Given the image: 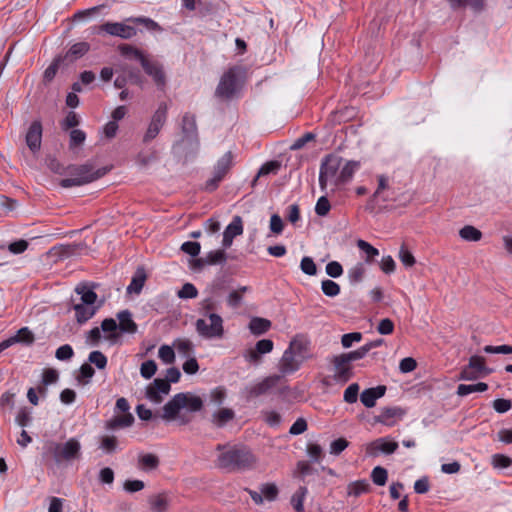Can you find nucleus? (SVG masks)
I'll return each instance as SVG.
<instances>
[{"mask_svg": "<svg viewBox=\"0 0 512 512\" xmlns=\"http://www.w3.org/2000/svg\"><path fill=\"white\" fill-rule=\"evenodd\" d=\"M216 450L219 454L215 465L229 473L252 470L258 462L256 455L245 445L218 444Z\"/></svg>", "mask_w": 512, "mask_h": 512, "instance_id": "f257e3e1", "label": "nucleus"}, {"mask_svg": "<svg viewBox=\"0 0 512 512\" xmlns=\"http://www.w3.org/2000/svg\"><path fill=\"white\" fill-rule=\"evenodd\" d=\"M312 358V345L309 337L305 334H296L290 340L278 362V371L282 375H291L297 372L305 361Z\"/></svg>", "mask_w": 512, "mask_h": 512, "instance_id": "f03ea898", "label": "nucleus"}, {"mask_svg": "<svg viewBox=\"0 0 512 512\" xmlns=\"http://www.w3.org/2000/svg\"><path fill=\"white\" fill-rule=\"evenodd\" d=\"M202 408L201 397L190 392H180L163 406L161 418L166 422L178 421L179 424L185 425L189 423L190 419L181 415L180 411L186 409L189 412H198Z\"/></svg>", "mask_w": 512, "mask_h": 512, "instance_id": "7ed1b4c3", "label": "nucleus"}, {"mask_svg": "<svg viewBox=\"0 0 512 512\" xmlns=\"http://www.w3.org/2000/svg\"><path fill=\"white\" fill-rule=\"evenodd\" d=\"M105 168L95 169L90 163L70 165L62 173L66 177L59 181L63 188H71L91 183L106 174Z\"/></svg>", "mask_w": 512, "mask_h": 512, "instance_id": "20e7f679", "label": "nucleus"}, {"mask_svg": "<svg viewBox=\"0 0 512 512\" xmlns=\"http://www.w3.org/2000/svg\"><path fill=\"white\" fill-rule=\"evenodd\" d=\"M82 446L78 439L70 438L65 442H49L46 453L50 455L56 464L70 463L81 458Z\"/></svg>", "mask_w": 512, "mask_h": 512, "instance_id": "39448f33", "label": "nucleus"}, {"mask_svg": "<svg viewBox=\"0 0 512 512\" xmlns=\"http://www.w3.org/2000/svg\"><path fill=\"white\" fill-rule=\"evenodd\" d=\"M245 69L241 66L229 68L220 78L215 95L223 99L232 98L239 90Z\"/></svg>", "mask_w": 512, "mask_h": 512, "instance_id": "423d86ee", "label": "nucleus"}, {"mask_svg": "<svg viewBox=\"0 0 512 512\" xmlns=\"http://www.w3.org/2000/svg\"><path fill=\"white\" fill-rule=\"evenodd\" d=\"M343 159L337 155H328L321 163L319 184L322 190L328 185L340 186V169Z\"/></svg>", "mask_w": 512, "mask_h": 512, "instance_id": "0eeeda50", "label": "nucleus"}, {"mask_svg": "<svg viewBox=\"0 0 512 512\" xmlns=\"http://www.w3.org/2000/svg\"><path fill=\"white\" fill-rule=\"evenodd\" d=\"M195 329L205 339H221L224 336L223 319L215 313H210L208 319H198Z\"/></svg>", "mask_w": 512, "mask_h": 512, "instance_id": "6e6552de", "label": "nucleus"}, {"mask_svg": "<svg viewBox=\"0 0 512 512\" xmlns=\"http://www.w3.org/2000/svg\"><path fill=\"white\" fill-rule=\"evenodd\" d=\"M234 155L231 151L226 152L222 157H220L212 172V177L209 178L204 185V190L207 192L215 191L220 182L225 178L230 169L233 166Z\"/></svg>", "mask_w": 512, "mask_h": 512, "instance_id": "1a4fd4ad", "label": "nucleus"}, {"mask_svg": "<svg viewBox=\"0 0 512 512\" xmlns=\"http://www.w3.org/2000/svg\"><path fill=\"white\" fill-rule=\"evenodd\" d=\"M122 50L124 53H127L128 51L133 52L140 60L144 71L153 78L155 84L160 88L165 86L166 77L161 65L146 59L138 50H134L131 46L125 45Z\"/></svg>", "mask_w": 512, "mask_h": 512, "instance_id": "9d476101", "label": "nucleus"}, {"mask_svg": "<svg viewBox=\"0 0 512 512\" xmlns=\"http://www.w3.org/2000/svg\"><path fill=\"white\" fill-rule=\"evenodd\" d=\"M167 111V104L164 102L160 103L157 110L152 115L147 131L143 136L144 143H149L157 137L162 127L166 123Z\"/></svg>", "mask_w": 512, "mask_h": 512, "instance_id": "9b49d317", "label": "nucleus"}, {"mask_svg": "<svg viewBox=\"0 0 512 512\" xmlns=\"http://www.w3.org/2000/svg\"><path fill=\"white\" fill-rule=\"evenodd\" d=\"M227 255L224 250L218 249L207 253L204 257L193 258L189 261L190 268L195 271H201L207 265H217L226 262Z\"/></svg>", "mask_w": 512, "mask_h": 512, "instance_id": "f8f14e48", "label": "nucleus"}, {"mask_svg": "<svg viewBox=\"0 0 512 512\" xmlns=\"http://www.w3.org/2000/svg\"><path fill=\"white\" fill-rule=\"evenodd\" d=\"M99 31L122 39H131L137 34L135 27L120 22H106L99 27Z\"/></svg>", "mask_w": 512, "mask_h": 512, "instance_id": "ddd939ff", "label": "nucleus"}, {"mask_svg": "<svg viewBox=\"0 0 512 512\" xmlns=\"http://www.w3.org/2000/svg\"><path fill=\"white\" fill-rule=\"evenodd\" d=\"M171 385L164 379L156 378L146 388V398L152 403L159 404L163 401V397L168 395Z\"/></svg>", "mask_w": 512, "mask_h": 512, "instance_id": "4468645a", "label": "nucleus"}, {"mask_svg": "<svg viewBox=\"0 0 512 512\" xmlns=\"http://www.w3.org/2000/svg\"><path fill=\"white\" fill-rule=\"evenodd\" d=\"M333 379L338 383H346L353 375L351 363L342 355H337L332 360Z\"/></svg>", "mask_w": 512, "mask_h": 512, "instance_id": "2eb2a0df", "label": "nucleus"}, {"mask_svg": "<svg viewBox=\"0 0 512 512\" xmlns=\"http://www.w3.org/2000/svg\"><path fill=\"white\" fill-rule=\"evenodd\" d=\"M285 375L280 374H274L265 377L263 380H261L258 383H255L248 389V395L250 397H259L261 395H265L269 393L274 387L277 386V384L280 382L281 378Z\"/></svg>", "mask_w": 512, "mask_h": 512, "instance_id": "dca6fc26", "label": "nucleus"}, {"mask_svg": "<svg viewBox=\"0 0 512 512\" xmlns=\"http://www.w3.org/2000/svg\"><path fill=\"white\" fill-rule=\"evenodd\" d=\"M398 448V443L396 441L389 440L388 438L382 437L378 438L375 441L369 443L366 447V452L370 456H376L379 452L385 454H392Z\"/></svg>", "mask_w": 512, "mask_h": 512, "instance_id": "f3484780", "label": "nucleus"}, {"mask_svg": "<svg viewBox=\"0 0 512 512\" xmlns=\"http://www.w3.org/2000/svg\"><path fill=\"white\" fill-rule=\"evenodd\" d=\"M25 140L28 148L33 153L40 150L42 141V124L39 120H35L31 123L26 133Z\"/></svg>", "mask_w": 512, "mask_h": 512, "instance_id": "a211bd4d", "label": "nucleus"}, {"mask_svg": "<svg viewBox=\"0 0 512 512\" xmlns=\"http://www.w3.org/2000/svg\"><path fill=\"white\" fill-rule=\"evenodd\" d=\"M243 233V221L238 215L234 216L230 224L225 228L223 233L222 245L224 248H229L233 239Z\"/></svg>", "mask_w": 512, "mask_h": 512, "instance_id": "6ab92c4d", "label": "nucleus"}, {"mask_svg": "<svg viewBox=\"0 0 512 512\" xmlns=\"http://www.w3.org/2000/svg\"><path fill=\"white\" fill-rule=\"evenodd\" d=\"M118 320V330L121 334H135L138 331V325L133 320L132 313L129 310H122L116 314Z\"/></svg>", "mask_w": 512, "mask_h": 512, "instance_id": "aec40b11", "label": "nucleus"}, {"mask_svg": "<svg viewBox=\"0 0 512 512\" xmlns=\"http://www.w3.org/2000/svg\"><path fill=\"white\" fill-rule=\"evenodd\" d=\"M385 392L386 386L384 385L368 388L361 393L360 400L365 407L372 408L375 406L377 399L384 396Z\"/></svg>", "mask_w": 512, "mask_h": 512, "instance_id": "412c9836", "label": "nucleus"}, {"mask_svg": "<svg viewBox=\"0 0 512 512\" xmlns=\"http://www.w3.org/2000/svg\"><path fill=\"white\" fill-rule=\"evenodd\" d=\"M101 331L104 332V339L107 340L110 344L117 343L120 333L117 332L118 325L115 319L106 318L101 322Z\"/></svg>", "mask_w": 512, "mask_h": 512, "instance_id": "4be33fe9", "label": "nucleus"}, {"mask_svg": "<svg viewBox=\"0 0 512 512\" xmlns=\"http://www.w3.org/2000/svg\"><path fill=\"white\" fill-rule=\"evenodd\" d=\"M134 422V417L131 413L116 415L105 422L106 430H116L121 428L130 427Z\"/></svg>", "mask_w": 512, "mask_h": 512, "instance_id": "5701e85b", "label": "nucleus"}, {"mask_svg": "<svg viewBox=\"0 0 512 512\" xmlns=\"http://www.w3.org/2000/svg\"><path fill=\"white\" fill-rule=\"evenodd\" d=\"M5 340L7 343H9V347L17 343L31 345L35 341V336L28 327H22L16 332L15 335Z\"/></svg>", "mask_w": 512, "mask_h": 512, "instance_id": "b1692460", "label": "nucleus"}, {"mask_svg": "<svg viewBox=\"0 0 512 512\" xmlns=\"http://www.w3.org/2000/svg\"><path fill=\"white\" fill-rule=\"evenodd\" d=\"M182 131L185 139L188 141H195L197 143V125L194 115L185 114L182 119Z\"/></svg>", "mask_w": 512, "mask_h": 512, "instance_id": "393cba45", "label": "nucleus"}, {"mask_svg": "<svg viewBox=\"0 0 512 512\" xmlns=\"http://www.w3.org/2000/svg\"><path fill=\"white\" fill-rule=\"evenodd\" d=\"M235 418V412L231 408H221L211 416V422L217 428L224 427Z\"/></svg>", "mask_w": 512, "mask_h": 512, "instance_id": "a878e982", "label": "nucleus"}, {"mask_svg": "<svg viewBox=\"0 0 512 512\" xmlns=\"http://www.w3.org/2000/svg\"><path fill=\"white\" fill-rule=\"evenodd\" d=\"M100 306H89L84 304L74 305L76 321L79 324H83L91 319L97 312Z\"/></svg>", "mask_w": 512, "mask_h": 512, "instance_id": "bb28decb", "label": "nucleus"}, {"mask_svg": "<svg viewBox=\"0 0 512 512\" xmlns=\"http://www.w3.org/2000/svg\"><path fill=\"white\" fill-rule=\"evenodd\" d=\"M359 168L360 163L353 160L346 161L344 164H341L340 185L348 183Z\"/></svg>", "mask_w": 512, "mask_h": 512, "instance_id": "cd10ccee", "label": "nucleus"}, {"mask_svg": "<svg viewBox=\"0 0 512 512\" xmlns=\"http://www.w3.org/2000/svg\"><path fill=\"white\" fill-rule=\"evenodd\" d=\"M159 463V458L152 453L142 454L138 457V468L143 471L155 470L159 466Z\"/></svg>", "mask_w": 512, "mask_h": 512, "instance_id": "c85d7f7f", "label": "nucleus"}, {"mask_svg": "<svg viewBox=\"0 0 512 512\" xmlns=\"http://www.w3.org/2000/svg\"><path fill=\"white\" fill-rule=\"evenodd\" d=\"M366 274L365 263L358 262L347 271L349 283L351 285H357L364 279Z\"/></svg>", "mask_w": 512, "mask_h": 512, "instance_id": "c756f323", "label": "nucleus"}, {"mask_svg": "<svg viewBox=\"0 0 512 512\" xmlns=\"http://www.w3.org/2000/svg\"><path fill=\"white\" fill-rule=\"evenodd\" d=\"M357 247L364 254V260L367 264L373 263L375 258L379 256V250L365 240L359 239L357 241Z\"/></svg>", "mask_w": 512, "mask_h": 512, "instance_id": "7c9ffc66", "label": "nucleus"}, {"mask_svg": "<svg viewBox=\"0 0 512 512\" xmlns=\"http://www.w3.org/2000/svg\"><path fill=\"white\" fill-rule=\"evenodd\" d=\"M488 389V385L484 382H479L476 384H460L457 387V395L464 397L471 393L477 392H485Z\"/></svg>", "mask_w": 512, "mask_h": 512, "instance_id": "2f4dec72", "label": "nucleus"}, {"mask_svg": "<svg viewBox=\"0 0 512 512\" xmlns=\"http://www.w3.org/2000/svg\"><path fill=\"white\" fill-rule=\"evenodd\" d=\"M127 22H131L134 24H140L143 25L148 31H154V32H162L163 28L153 19L139 16V17H130L126 19Z\"/></svg>", "mask_w": 512, "mask_h": 512, "instance_id": "473e14b6", "label": "nucleus"}, {"mask_svg": "<svg viewBox=\"0 0 512 512\" xmlns=\"http://www.w3.org/2000/svg\"><path fill=\"white\" fill-rule=\"evenodd\" d=\"M271 322L264 318L255 317L252 318L249 323V329L254 335L264 334L269 330Z\"/></svg>", "mask_w": 512, "mask_h": 512, "instance_id": "72a5a7b5", "label": "nucleus"}, {"mask_svg": "<svg viewBox=\"0 0 512 512\" xmlns=\"http://www.w3.org/2000/svg\"><path fill=\"white\" fill-rule=\"evenodd\" d=\"M173 347L182 357H191L194 353L193 343L189 339H176Z\"/></svg>", "mask_w": 512, "mask_h": 512, "instance_id": "f704fd0d", "label": "nucleus"}, {"mask_svg": "<svg viewBox=\"0 0 512 512\" xmlns=\"http://www.w3.org/2000/svg\"><path fill=\"white\" fill-rule=\"evenodd\" d=\"M370 484L367 480H358L350 483L347 487V493L349 496L358 497L369 491Z\"/></svg>", "mask_w": 512, "mask_h": 512, "instance_id": "c9c22d12", "label": "nucleus"}, {"mask_svg": "<svg viewBox=\"0 0 512 512\" xmlns=\"http://www.w3.org/2000/svg\"><path fill=\"white\" fill-rule=\"evenodd\" d=\"M306 487H299L298 490L291 497V505L295 509L296 512H305L304 511V500L307 495Z\"/></svg>", "mask_w": 512, "mask_h": 512, "instance_id": "e433bc0d", "label": "nucleus"}, {"mask_svg": "<svg viewBox=\"0 0 512 512\" xmlns=\"http://www.w3.org/2000/svg\"><path fill=\"white\" fill-rule=\"evenodd\" d=\"M460 237L465 241L477 242L482 238V232L471 225H466L459 231Z\"/></svg>", "mask_w": 512, "mask_h": 512, "instance_id": "4c0bfd02", "label": "nucleus"}, {"mask_svg": "<svg viewBox=\"0 0 512 512\" xmlns=\"http://www.w3.org/2000/svg\"><path fill=\"white\" fill-rule=\"evenodd\" d=\"M453 9L469 7L474 11H480L484 7V0H448Z\"/></svg>", "mask_w": 512, "mask_h": 512, "instance_id": "58836bf2", "label": "nucleus"}, {"mask_svg": "<svg viewBox=\"0 0 512 512\" xmlns=\"http://www.w3.org/2000/svg\"><path fill=\"white\" fill-rule=\"evenodd\" d=\"M280 166H281V164L278 161H270V162L263 164L261 166V168L259 169L256 177L254 178V180L252 182V186H255L256 182L258 181V179L260 177L266 176L271 173L276 174L278 172Z\"/></svg>", "mask_w": 512, "mask_h": 512, "instance_id": "ea45409f", "label": "nucleus"}, {"mask_svg": "<svg viewBox=\"0 0 512 512\" xmlns=\"http://www.w3.org/2000/svg\"><path fill=\"white\" fill-rule=\"evenodd\" d=\"M149 504L152 512H165L168 508V499L164 494L150 497Z\"/></svg>", "mask_w": 512, "mask_h": 512, "instance_id": "a19ab883", "label": "nucleus"}, {"mask_svg": "<svg viewBox=\"0 0 512 512\" xmlns=\"http://www.w3.org/2000/svg\"><path fill=\"white\" fill-rule=\"evenodd\" d=\"M118 440L115 436L104 435L100 437L99 448L107 454H112L117 450Z\"/></svg>", "mask_w": 512, "mask_h": 512, "instance_id": "79ce46f5", "label": "nucleus"}, {"mask_svg": "<svg viewBox=\"0 0 512 512\" xmlns=\"http://www.w3.org/2000/svg\"><path fill=\"white\" fill-rule=\"evenodd\" d=\"M259 490L261 491L263 499L267 501L276 500L279 493L278 487L274 483L261 484Z\"/></svg>", "mask_w": 512, "mask_h": 512, "instance_id": "37998d69", "label": "nucleus"}, {"mask_svg": "<svg viewBox=\"0 0 512 512\" xmlns=\"http://www.w3.org/2000/svg\"><path fill=\"white\" fill-rule=\"evenodd\" d=\"M89 50V44L86 42H79L71 46L68 50L66 57L71 60L77 59L87 53Z\"/></svg>", "mask_w": 512, "mask_h": 512, "instance_id": "c03bdc74", "label": "nucleus"}, {"mask_svg": "<svg viewBox=\"0 0 512 512\" xmlns=\"http://www.w3.org/2000/svg\"><path fill=\"white\" fill-rule=\"evenodd\" d=\"M15 407V393L6 391L0 397V409L6 413L11 412Z\"/></svg>", "mask_w": 512, "mask_h": 512, "instance_id": "a18cd8bd", "label": "nucleus"}, {"mask_svg": "<svg viewBox=\"0 0 512 512\" xmlns=\"http://www.w3.org/2000/svg\"><path fill=\"white\" fill-rule=\"evenodd\" d=\"M371 478L374 484L383 486L387 482V470L381 466H377L372 470Z\"/></svg>", "mask_w": 512, "mask_h": 512, "instance_id": "49530a36", "label": "nucleus"}, {"mask_svg": "<svg viewBox=\"0 0 512 512\" xmlns=\"http://www.w3.org/2000/svg\"><path fill=\"white\" fill-rule=\"evenodd\" d=\"M158 356L165 364H171L175 360V351L174 347H171L169 345H162L159 348Z\"/></svg>", "mask_w": 512, "mask_h": 512, "instance_id": "de8ad7c7", "label": "nucleus"}, {"mask_svg": "<svg viewBox=\"0 0 512 512\" xmlns=\"http://www.w3.org/2000/svg\"><path fill=\"white\" fill-rule=\"evenodd\" d=\"M147 275L144 268L139 267L127 288H143Z\"/></svg>", "mask_w": 512, "mask_h": 512, "instance_id": "09e8293b", "label": "nucleus"}, {"mask_svg": "<svg viewBox=\"0 0 512 512\" xmlns=\"http://www.w3.org/2000/svg\"><path fill=\"white\" fill-rule=\"evenodd\" d=\"M157 371V364L154 360H147L141 364L140 374L145 379L152 378Z\"/></svg>", "mask_w": 512, "mask_h": 512, "instance_id": "8fccbe9b", "label": "nucleus"}, {"mask_svg": "<svg viewBox=\"0 0 512 512\" xmlns=\"http://www.w3.org/2000/svg\"><path fill=\"white\" fill-rule=\"evenodd\" d=\"M492 465L496 469L508 468L512 465V459L503 454H494L492 456Z\"/></svg>", "mask_w": 512, "mask_h": 512, "instance_id": "3c124183", "label": "nucleus"}, {"mask_svg": "<svg viewBox=\"0 0 512 512\" xmlns=\"http://www.w3.org/2000/svg\"><path fill=\"white\" fill-rule=\"evenodd\" d=\"M88 360L98 369H104L107 365V357L100 351H92L89 354Z\"/></svg>", "mask_w": 512, "mask_h": 512, "instance_id": "603ef678", "label": "nucleus"}, {"mask_svg": "<svg viewBox=\"0 0 512 512\" xmlns=\"http://www.w3.org/2000/svg\"><path fill=\"white\" fill-rule=\"evenodd\" d=\"M31 421H32L31 411L26 407L20 408L16 415L15 422L19 426L25 427V426L29 425Z\"/></svg>", "mask_w": 512, "mask_h": 512, "instance_id": "864d4df0", "label": "nucleus"}, {"mask_svg": "<svg viewBox=\"0 0 512 512\" xmlns=\"http://www.w3.org/2000/svg\"><path fill=\"white\" fill-rule=\"evenodd\" d=\"M359 385L357 383L350 384L344 391V401L347 403H355L358 398Z\"/></svg>", "mask_w": 512, "mask_h": 512, "instance_id": "5fc2aeb1", "label": "nucleus"}, {"mask_svg": "<svg viewBox=\"0 0 512 512\" xmlns=\"http://www.w3.org/2000/svg\"><path fill=\"white\" fill-rule=\"evenodd\" d=\"M74 356V351L71 345L64 344L57 348L55 352V357L60 361L70 360Z\"/></svg>", "mask_w": 512, "mask_h": 512, "instance_id": "6e6d98bb", "label": "nucleus"}, {"mask_svg": "<svg viewBox=\"0 0 512 512\" xmlns=\"http://www.w3.org/2000/svg\"><path fill=\"white\" fill-rule=\"evenodd\" d=\"M210 401L216 405L220 406L223 404L225 398H226V390L223 387H216L210 392Z\"/></svg>", "mask_w": 512, "mask_h": 512, "instance_id": "4d7b16f0", "label": "nucleus"}, {"mask_svg": "<svg viewBox=\"0 0 512 512\" xmlns=\"http://www.w3.org/2000/svg\"><path fill=\"white\" fill-rule=\"evenodd\" d=\"M59 374L58 371L53 368H47L43 370L42 373V383L45 386L54 384L58 381Z\"/></svg>", "mask_w": 512, "mask_h": 512, "instance_id": "13d9d810", "label": "nucleus"}, {"mask_svg": "<svg viewBox=\"0 0 512 512\" xmlns=\"http://www.w3.org/2000/svg\"><path fill=\"white\" fill-rule=\"evenodd\" d=\"M254 347L256 349V352L262 356L270 353L273 350L274 343L270 339H262L259 340Z\"/></svg>", "mask_w": 512, "mask_h": 512, "instance_id": "bf43d9fd", "label": "nucleus"}, {"mask_svg": "<svg viewBox=\"0 0 512 512\" xmlns=\"http://www.w3.org/2000/svg\"><path fill=\"white\" fill-rule=\"evenodd\" d=\"M362 339V334L360 332H352L344 334L341 338V344L344 348H349L353 345V343H358Z\"/></svg>", "mask_w": 512, "mask_h": 512, "instance_id": "052dcab7", "label": "nucleus"}, {"mask_svg": "<svg viewBox=\"0 0 512 512\" xmlns=\"http://www.w3.org/2000/svg\"><path fill=\"white\" fill-rule=\"evenodd\" d=\"M62 59L60 57L54 59V61L46 68L44 71V80L50 82L54 79L57 71L59 69V65Z\"/></svg>", "mask_w": 512, "mask_h": 512, "instance_id": "680f3d73", "label": "nucleus"}, {"mask_svg": "<svg viewBox=\"0 0 512 512\" xmlns=\"http://www.w3.org/2000/svg\"><path fill=\"white\" fill-rule=\"evenodd\" d=\"M399 259L406 267H412L415 264L414 256L404 245L399 250Z\"/></svg>", "mask_w": 512, "mask_h": 512, "instance_id": "e2e57ef3", "label": "nucleus"}, {"mask_svg": "<svg viewBox=\"0 0 512 512\" xmlns=\"http://www.w3.org/2000/svg\"><path fill=\"white\" fill-rule=\"evenodd\" d=\"M348 445L349 442L345 438H338L331 442L330 453L333 455H339L348 447Z\"/></svg>", "mask_w": 512, "mask_h": 512, "instance_id": "0e129e2a", "label": "nucleus"}, {"mask_svg": "<svg viewBox=\"0 0 512 512\" xmlns=\"http://www.w3.org/2000/svg\"><path fill=\"white\" fill-rule=\"evenodd\" d=\"M331 205L327 197L322 196L318 199L316 206H315V212L319 216H326L328 212L330 211Z\"/></svg>", "mask_w": 512, "mask_h": 512, "instance_id": "69168bd1", "label": "nucleus"}, {"mask_svg": "<svg viewBox=\"0 0 512 512\" xmlns=\"http://www.w3.org/2000/svg\"><path fill=\"white\" fill-rule=\"evenodd\" d=\"M181 250L192 257H196L200 253L201 246L198 242L187 241L181 245Z\"/></svg>", "mask_w": 512, "mask_h": 512, "instance_id": "338daca9", "label": "nucleus"}, {"mask_svg": "<svg viewBox=\"0 0 512 512\" xmlns=\"http://www.w3.org/2000/svg\"><path fill=\"white\" fill-rule=\"evenodd\" d=\"M301 270L307 275H315L317 268L311 257H303L300 264Z\"/></svg>", "mask_w": 512, "mask_h": 512, "instance_id": "774afa93", "label": "nucleus"}]
</instances>
